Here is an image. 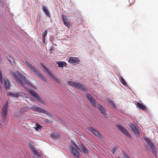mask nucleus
I'll list each match as a JSON object with an SVG mask.
<instances>
[{
	"mask_svg": "<svg viewBox=\"0 0 158 158\" xmlns=\"http://www.w3.org/2000/svg\"><path fill=\"white\" fill-rule=\"evenodd\" d=\"M17 73H16L14 72H11V75L13 76L14 78L15 79L17 82L18 84L21 85L24 88L26 89L25 86L23 84L21 81L20 79L18 77V75L21 78L22 80L24 81L26 84L28 86L30 87H34V86L29 82L25 78V77L23 76L21 73L18 72H17Z\"/></svg>",
	"mask_w": 158,
	"mask_h": 158,
	"instance_id": "1",
	"label": "nucleus"
},
{
	"mask_svg": "<svg viewBox=\"0 0 158 158\" xmlns=\"http://www.w3.org/2000/svg\"><path fill=\"white\" fill-rule=\"evenodd\" d=\"M68 84L71 86L86 91L87 89L82 84L76 82L67 81Z\"/></svg>",
	"mask_w": 158,
	"mask_h": 158,
	"instance_id": "2",
	"label": "nucleus"
},
{
	"mask_svg": "<svg viewBox=\"0 0 158 158\" xmlns=\"http://www.w3.org/2000/svg\"><path fill=\"white\" fill-rule=\"evenodd\" d=\"M144 140L148 144L149 146L152 150V152L154 153V155L156 156V152L154 144L148 139L145 138Z\"/></svg>",
	"mask_w": 158,
	"mask_h": 158,
	"instance_id": "3",
	"label": "nucleus"
},
{
	"mask_svg": "<svg viewBox=\"0 0 158 158\" xmlns=\"http://www.w3.org/2000/svg\"><path fill=\"white\" fill-rule=\"evenodd\" d=\"M118 128L125 135L128 136L129 138H131V137L130 134L128 132L126 129L123 127L121 125H118L117 126Z\"/></svg>",
	"mask_w": 158,
	"mask_h": 158,
	"instance_id": "4",
	"label": "nucleus"
},
{
	"mask_svg": "<svg viewBox=\"0 0 158 158\" xmlns=\"http://www.w3.org/2000/svg\"><path fill=\"white\" fill-rule=\"evenodd\" d=\"M31 109L34 111L40 113H42L43 114H46L47 113V112L45 110L36 106L31 107Z\"/></svg>",
	"mask_w": 158,
	"mask_h": 158,
	"instance_id": "5",
	"label": "nucleus"
},
{
	"mask_svg": "<svg viewBox=\"0 0 158 158\" xmlns=\"http://www.w3.org/2000/svg\"><path fill=\"white\" fill-rule=\"evenodd\" d=\"M8 107L7 103H6L2 109V116L3 118L5 120L6 118L7 113V109Z\"/></svg>",
	"mask_w": 158,
	"mask_h": 158,
	"instance_id": "6",
	"label": "nucleus"
},
{
	"mask_svg": "<svg viewBox=\"0 0 158 158\" xmlns=\"http://www.w3.org/2000/svg\"><path fill=\"white\" fill-rule=\"evenodd\" d=\"M86 96L92 105L94 107H96L95 100L88 94H86Z\"/></svg>",
	"mask_w": 158,
	"mask_h": 158,
	"instance_id": "7",
	"label": "nucleus"
},
{
	"mask_svg": "<svg viewBox=\"0 0 158 158\" xmlns=\"http://www.w3.org/2000/svg\"><path fill=\"white\" fill-rule=\"evenodd\" d=\"M29 93L31 94L34 98H36L37 100L39 101H41L40 97L38 96V95L36 93L35 91L30 90H28Z\"/></svg>",
	"mask_w": 158,
	"mask_h": 158,
	"instance_id": "8",
	"label": "nucleus"
},
{
	"mask_svg": "<svg viewBox=\"0 0 158 158\" xmlns=\"http://www.w3.org/2000/svg\"><path fill=\"white\" fill-rule=\"evenodd\" d=\"M42 66L44 68V69L45 70L47 71V72L49 74L50 77H51L52 78H53L57 82L59 83L60 82L59 80L57 78H56V77L54 76L50 72V71L43 64H42Z\"/></svg>",
	"mask_w": 158,
	"mask_h": 158,
	"instance_id": "9",
	"label": "nucleus"
},
{
	"mask_svg": "<svg viewBox=\"0 0 158 158\" xmlns=\"http://www.w3.org/2000/svg\"><path fill=\"white\" fill-rule=\"evenodd\" d=\"M69 63L73 64H78L80 61L79 59L77 57H70L69 60Z\"/></svg>",
	"mask_w": 158,
	"mask_h": 158,
	"instance_id": "10",
	"label": "nucleus"
},
{
	"mask_svg": "<svg viewBox=\"0 0 158 158\" xmlns=\"http://www.w3.org/2000/svg\"><path fill=\"white\" fill-rule=\"evenodd\" d=\"M24 94L22 92H18L13 94L12 93H7V95L9 96H12L13 97H18L20 96H23Z\"/></svg>",
	"mask_w": 158,
	"mask_h": 158,
	"instance_id": "11",
	"label": "nucleus"
},
{
	"mask_svg": "<svg viewBox=\"0 0 158 158\" xmlns=\"http://www.w3.org/2000/svg\"><path fill=\"white\" fill-rule=\"evenodd\" d=\"M29 147L30 149L32 151L34 155L36 156H40V155L38 153L36 149L35 148L34 146L32 144H29Z\"/></svg>",
	"mask_w": 158,
	"mask_h": 158,
	"instance_id": "12",
	"label": "nucleus"
},
{
	"mask_svg": "<svg viewBox=\"0 0 158 158\" xmlns=\"http://www.w3.org/2000/svg\"><path fill=\"white\" fill-rule=\"evenodd\" d=\"M3 81L4 84L5 85L6 89V90H7L10 88V87L9 81L6 78H4Z\"/></svg>",
	"mask_w": 158,
	"mask_h": 158,
	"instance_id": "13",
	"label": "nucleus"
},
{
	"mask_svg": "<svg viewBox=\"0 0 158 158\" xmlns=\"http://www.w3.org/2000/svg\"><path fill=\"white\" fill-rule=\"evenodd\" d=\"M89 131L93 133L94 136L97 137H100L101 136L100 134L94 128L92 127L89 128Z\"/></svg>",
	"mask_w": 158,
	"mask_h": 158,
	"instance_id": "14",
	"label": "nucleus"
},
{
	"mask_svg": "<svg viewBox=\"0 0 158 158\" xmlns=\"http://www.w3.org/2000/svg\"><path fill=\"white\" fill-rule=\"evenodd\" d=\"M130 127L132 130V131L135 134L139 135V132L136 127L133 124L131 123L130 126Z\"/></svg>",
	"mask_w": 158,
	"mask_h": 158,
	"instance_id": "15",
	"label": "nucleus"
},
{
	"mask_svg": "<svg viewBox=\"0 0 158 158\" xmlns=\"http://www.w3.org/2000/svg\"><path fill=\"white\" fill-rule=\"evenodd\" d=\"M62 19L64 22V23L66 26L69 28L70 27V24L68 22L66 16L64 15H62Z\"/></svg>",
	"mask_w": 158,
	"mask_h": 158,
	"instance_id": "16",
	"label": "nucleus"
},
{
	"mask_svg": "<svg viewBox=\"0 0 158 158\" xmlns=\"http://www.w3.org/2000/svg\"><path fill=\"white\" fill-rule=\"evenodd\" d=\"M136 105L138 108L143 111H146L147 110L146 107L142 103L137 102Z\"/></svg>",
	"mask_w": 158,
	"mask_h": 158,
	"instance_id": "17",
	"label": "nucleus"
},
{
	"mask_svg": "<svg viewBox=\"0 0 158 158\" xmlns=\"http://www.w3.org/2000/svg\"><path fill=\"white\" fill-rule=\"evenodd\" d=\"M71 151L74 156L77 158H78L79 154L78 152L72 146L71 147Z\"/></svg>",
	"mask_w": 158,
	"mask_h": 158,
	"instance_id": "18",
	"label": "nucleus"
},
{
	"mask_svg": "<svg viewBox=\"0 0 158 158\" xmlns=\"http://www.w3.org/2000/svg\"><path fill=\"white\" fill-rule=\"evenodd\" d=\"M98 108L101 112L104 115H106V110L100 104L97 105Z\"/></svg>",
	"mask_w": 158,
	"mask_h": 158,
	"instance_id": "19",
	"label": "nucleus"
},
{
	"mask_svg": "<svg viewBox=\"0 0 158 158\" xmlns=\"http://www.w3.org/2000/svg\"><path fill=\"white\" fill-rule=\"evenodd\" d=\"M58 64V66L60 67H66L67 65V63L64 61H58L57 62Z\"/></svg>",
	"mask_w": 158,
	"mask_h": 158,
	"instance_id": "20",
	"label": "nucleus"
},
{
	"mask_svg": "<svg viewBox=\"0 0 158 158\" xmlns=\"http://www.w3.org/2000/svg\"><path fill=\"white\" fill-rule=\"evenodd\" d=\"M42 9L44 12L47 16H50V14L46 6H45L44 5H43Z\"/></svg>",
	"mask_w": 158,
	"mask_h": 158,
	"instance_id": "21",
	"label": "nucleus"
},
{
	"mask_svg": "<svg viewBox=\"0 0 158 158\" xmlns=\"http://www.w3.org/2000/svg\"><path fill=\"white\" fill-rule=\"evenodd\" d=\"M32 70L36 74H37L38 76L40 77H43L42 74L39 72L38 70L35 68Z\"/></svg>",
	"mask_w": 158,
	"mask_h": 158,
	"instance_id": "22",
	"label": "nucleus"
},
{
	"mask_svg": "<svg viewBox=\"0 0 158 158\" xmlns=\"http://www.w3.org/2000/svg\"><path fill=\"white\" fill-rule=\"evenodd\" d=\"M32 70L36 74H37L38 76L40 77H43L42 74L39 72L38 70L35 68Z\"/></svg>",
	"mask_w": 158,
	"mask_h": 158,
	"instance_id": "23",
	"label": "nucleus"
},
{
	"mask_svg": "<svg viewBox=\"0 0 158 158\" xmlns=\"http://www.w3.org/2000/svg\"><path fill=\"white\" fill-rule=\"evenodd\" d=\"M47 30H46L43 33V41L44 42H45V37L47 35Z\"/></svg>",
	"mask_w": 158,
	"mask_h": 158,
	"instance_id": "24",
	"label": "nucleus"
},
{
	"mask_svg": "<svg viewBox=\"0 0 158 158\" xmlns=\"http://www.w3.org/2000/svg\"><path fill=\"white\" fill-rule=\"evenodd\" d=\"M119 79L120 82L123 85H126V83L125 81H124V79L122 77H119Z\"/></svg>",
	"mask_w": 158,
	"mask_h": 158,
	"instance_id": "25",
	"label": "nucleus"
},
{
	"mask_svg": "<svg viewBox=\"0 0 158 158\" xmlns=\"http://www.w3.org/2000/svg\"><path fill=\"white\" fill-rule=\"evenodd\" d=\"M10 63H12L15 62V59L10 56H9L7 57Z\"/></svg>",
	"mask_w": 158,
	"mask_h": 158,
	"instance_id": "26",
	"label": "nucleus"
},
{
	"mask_svg": "<svg viewBox=\"0 0 158 158\" xmlns=\"http://www.w3.org/2000/svg\"><path fill=\"white\" fill-rule=\"evenodd\" d=\"M26 64L28 65L29 67H30L31 69L33 70V69H34L35 67L33 65H31L30 64V63H29L28 62H26Z\"/></svg>",
	"mask_w": 158,
	"mask_h": 158,
	"instance_id": "27",
	"label": "nucleus"
},
{
	"mask_svg": "<svg viewBox=\"0 0 158 158\" xmlns=\"http://www.w3.org/2000/svg\"><path fill=\"white\" fill-rule=\"evenodd\" d=\"M35 129L37 131H38L40 129L41 127V126L37 123H35Z\"/></svg>",
	"mask_w": 158,
	"mask_h": 158,
	"instance_id": "28",
	"label": "nucleus"
},
{
	"mask_svg": "<svg viewBox=\"0 0 158 158\" xmlns=\"http://www.w3.org/2000/svg\"><path fill=\"white\" fill-rule=\"evenodd\" d=\"M82 150L83 151V152L85 154H87L88 153L86 149V148L84 147V145H82Z\"/></svg>",
	"mask_w": 158,
	"mask_h": 158,
	"instance_id": "29",
	"label": "nucleus"
},
{
	"mask_svg": "<svg viewBox=\"0 0 158 158\" xmlns=\"http://www.w3.org/2000/svg\"><path fill=\"white\" fill-rule=\"evenodd\" d=\"M51 137L53 139L56 138L58 136V135L57 134L54 133H52V134H51Z\"/></svg>",
	"mask_w": 158,
	"mask_h": 158,
	"instance_id": "30",
	"label": "nucleus"
},
{
	"mask_svg": "<svg viewBox=\"0 0 158 158\" xmlns=\"http://www.w3.org/2000/svg\"><path fill=\"white\" fill-rule=\"evenodd\" d=\"M108 102L111 104L114 107H115V105L113 102L110 100V99H109L108 100Z\"/></svg>",
	"mask_w": 158,
	"mask_h": 158,
	"instance_id": "31",
	"label": "nucleus"
},
{
	"mask_svg": "<svg viewBox=\"0 0 158 158\" xmlns=\"http://www.w3.org/2000/svg\"><path fill=\"white\" fill-rule=\"evenodd\" d=\"M116 148H113L111 150V152L113 154L115 153L116 151Z\"/></svg>",
	"mask_w": 158,
	"mask_h": 158,
	"instance_id": "32",
	"label": "nucleus"
},
{
	"mask_svg": "<svg viewBox=\"0 0 158 158\" xmlns=\"http://www.w3.org/2000/svg\"><path fill=\"white\" fill-rule=\"evenodd\" d=\"M123 153L125 155V157H124V158H130L127 156V155L124 152Z\"/></svg>",
	"mask_w": 158,
	"mask_h": 158,
	"instance_id": "33",
	"label": "nucleus"
},
{
	"mask_svg": "<svg viewBox=\"0 0 158 158\" xmlns=\"http://www.w3.org/2000/svg\"><path fill=\"white\" fill-rule=\"evenodd\" d=\"M37 156V158H39V157H40V156Z\"/></svg>",
	"mask_w": 158,
	"mask_h": 158,
	"instance_id": "34",
	"label": "nucleus"
},
{
	"mask_svg": "<svg viewBox=\"0 0 158 158\" xmlns=\"http://www.w3.org/2000/svg\"><path fill=\"white\" fill-rule=\"evenodd\" d=\"M75 144H74V146H75Z\"/></svg>",
	"mask_w": 158,
	"mask_h": 158,
	"instance_id": "35",
	"label": "nucleus"
},
{
	"mask_svg": "<svg viewBox=\"0 0 158 158\" xmlns=\"http://www.w3.org/2000/svg\"><path fill=\"white\" fill-rule=\"evenodd\" d=\"M116 158H120L119 157H117Z\"/></svg>",
	"mask_w": 158,
	"mask_h": 158,
	"instance_id": "36",
	"label": "nucleus"
},
{
	"mask_svg": "<svg viewBox=\"0 0 158 158\" xmlns=\"http://www.w3.org/2000/svg\"><path fill=\"white\" fill-rule=\"evenodd\" d=\"M1 0H0V2L1 1Z\"/></svg>",
	"mask_w": 158,
	"mask_h": 158,
	"instance_id": "37",
	"label": "nucleus"
}]
</instances>
